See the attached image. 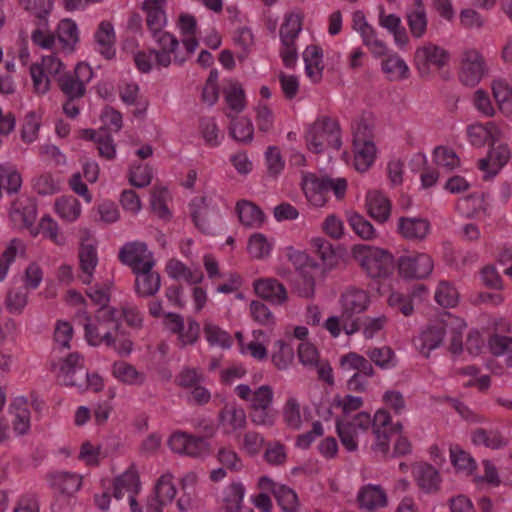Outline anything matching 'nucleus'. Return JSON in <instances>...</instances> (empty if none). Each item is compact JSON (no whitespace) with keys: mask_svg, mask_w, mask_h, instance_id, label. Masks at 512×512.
<instances>
[{"mask_svg":"<svg viewBox=\"0 0 512 512\" xmlns=\"http://www.w3.org/2000/svg\"><path fill=\"white\" fill-rule=\"evenodd\" d=\"M485 71L484 59L478 51L469 50L464 53L460 72V80L464 85H477Z\"/></svg>","mask_w":512,"mask_h":512,"instance_id":"nucleus-7","label":"nucleus"},{"mask_svg":"<svg viewBox=\"0 0 512 512\" xmlns=\"http://www.w3.org/2000/svg\"><path fill=\"white\" fill-rule=\"evenodd\" d=\"M152 178V168L148 165H138L130 169L129 182L134 187H146L151 183Z\"/></svg>","mask_w":512,"mask_h":512,"instance_id":"nucleus-58","label":"nucleus"},{"mask_svg":"<svg viewBox=\"0 0 512 512\" xmlns=\"http://www.w3.org/2000/svg\"><path fill=\"white\" fill-rule=\"evenodd\" d=\"M52 488L61 494L71 496L77 492L82 484V478L70 472H56L48 476Z\"/></svg>","mask_w":512,"mask_h":512,"instance_id":"nucleus-28","label":"nucleus"},{"mask_svg":"<svg viewBox=\"0 0 512 512\" xmlns=\"http://www.w3.org/2000/svg\"><path fill=\"white\" fill-rule=\"evenodd\" d=\"M250 420L257 426L271 427L275 424L277 411L272 406L250 410Z\"/></svg>","mask_w":512,"mask_h":512,"instance_id":"nucleus-59","label":"nucleus"},{"mask_svg":"<svg viewBox=\"0 0 512 512\" xmlns=\"http://www.w3.org/2000/svg\"><path fill=\"white\" fill-rule=\"evenodd\" d=\"M57 37L63 47H69L73 51L74 46L79 41L76 23L71 19L62 20L58 25Z\"/></svg>","mask_w":512,"mask_h":512,"instance_id":"nucleus-42","label":"nucleus"},{"mask_svg":"<svg viewBox=\"0 0 512 512\" xmlns=\"http://www.w3.org/2000/svg\"><path fill=\"white\" fill-rule=\"evenodd\" d=\"M397 229L405 239L422 241L430 232V222L426 218L400 217Z\"/></svg>","mask_w":512,"mask_h":512,"instance_id":"nucleus-13","label":"nucleus"},{"mask_svg":"<svg viewBox=\"0 0 512 512\" xmlns=\"http://www.w3.org/2000/svg\"><path fill=\"white\" fill-rule=\"evenodd\" d=\"M352 254L371 278H386L394 270L393 255L385 249L358 244L353 246Z\"/></svg>","mask_w":512,"mask_h":512,"instance_id":"nucleus-2","label":"nucleus"},{"mask_svg":"<svg viewBox=\"0 0 512 512\" xmlns=\"http://www.w3.org/2000/svg\"><path fill=\"white\" fill-rule=\"evenodd\" d=\"M390 424L391 415L385 409H379L372 419L373 433L376 437L374 449L381 451L384 455L390 450L388 434Z\"/></svg>","mask_w":512,"mask_h":512,"instance_id":"nucleus-16","label":"nucleus"},{"mask_svg":"<svg viewBox=\"0 0 512 512\" xmlns=\"http://www.w3.org/2000/svg\"><path fill=\"white\" fill-rule=\"evenodd\" d=\"M492 92L499 109L504 114H512V88L503 81H494Z\"/></svg>","mask_w":512,"mask_h":512,"instance_id":"nucleus-40","label":"nucleus"},{"mask_svg":"<svg viewBox=\"0 0 512 512\" xmlns=\"http://www.w3.org/2000/svg\"><path fill=\"white\" fill-rule=\"evenodd\" d=\"M274 392L270 385H262L254 392L250 400V410L272 406Z\"/></svg>","mask_w":512,"mask_h":512,"instance_id":"nucleus-60","label":"nucleus"},{"mask_svg":"<svg viewBox=\"0 0 512 512\" xmlns=\"http://www.w3.org/2000/svg\"><path fill=\"white\" fill-rule=\"evenodd\" d=\"M255 293L273 304H282L287 300V292L282 283L276 279H259L254 282Z\"/></svg>","mask_w":512,"mask_h":512,"instance_id":"nucleus-14","label":"nucleus"},{"mask_svg":"<svg viewBox=\"0 0 512 512\" xmlns=\"http://www.w3.org/2000/svg\"><path fill=\"white\" fill-rule=\"evenodd\" d=\"M204 381V376L195 368L185 367L176 377V383L182 388H192Z\"/></svg>","mask_w":512,"mask_h":512,"instance_id":"nucleus-64","label":"nucleus"},{"mask_svg":"<svg viewBox=\"0 0 512 512\" xmlns=\"http://www.w3.org/2000/svg\"><path fill=\"white\" fill-rule=\"evenodd\" d=\"M40 128V122L37 119V115L34 111L29 112L24 120V124L21 129V139L26 143L33 142L37 136Z\"/></svg>","mask_w":512,"mask_h":512,"instance_id":"nucleus-63","label":"nucleus"},{"mask_svg":"<svg viewBox=\"0 0 512 512\" xmlns=\"http://www.w3.org/2000/svg\"><path fill=\"white\" fill-rule=\"evenodd\" d=\"M209 203L206 196L195 197L190 203L191 217L195 226L203 233H210V225L205 218Z\"/></svg>","mask_w":512,"mask_h":512,"instance_id":"nucleus-33","label":"nucleus"},{"mask_svg":"<svg viewBox=\"0 0 512 512\" xmlns=\"http://www.w3.org/2000/svg\"><path fill=\"white\" fill-rule=\"evenodd\" d=\"M115 333L106 331L102 339L108 347H113L120 356H129L133 350V341L129 334L121 329V324H114Z\"/></svg>","mask_w":512,"mask_h":512,"instance_id":"nucleus-24","label":"nucleus"},{"mask_svg":"<svg viewBox=\"0 0 512 512\" xmlns=\"http://www.w3.org/2000/svg\"><path fill=\"white\" fill-rule=\"evenodd\" d=\"M379 24L394 36V40L399 46H404L409 42L406 29L401 25V18L396 14H386L384 10L381 9L379 13Z\"/></svg>","mask_w":512,"mask_h":512,"instance_id":"nucleus-29","label":"nucleus"},{"mask_svg":"<svg viewBox=\"0 0 512 512\" xmlns=\"http://www.w3.org/2000/svg\"><path fill=\"white\" fill-rule=\"evenodd\" d=\"M353 147L355 169L359 172H366L372 166L376 157L374 142L353 144Z\"/></svg>","mask_w":512,"mask_h":512,"instance_id":"nucleus-31","label":"nucleus"},{"mask_svg":"<svg viewBox=\"0 0 512 512\" xmlns=\"http://www.w3.org/2000/svg\"><path fill=\"white\" fill-rule=\"evenodd\" d=\"M287 256L295 269L299 271L303 280L304 287L299 291L300 296L306 298L312 297L314 295L315 280L310 270L319 269L320 264L313 260L307 253L293 248L288 249Z\"/></svg>","mask_w":512,"mask_h":512,"instance_id":"nucleus-5","label":"nucleus"},{"mask_svg":"<svg viewBox=\"0 0 512 512\" xmlns=\"http://www.w3.org/2000/svg\"><path fill=\"white\" fill-rule=\"evenodd\" d=\"M322 56L321 47L314 44L307 46L303 53L306 74L314 83L322 79L324 69Z\"/></svg>","mask_w":512,"mask_h":512,"instance_id":"nucleus-25","label":"nucleus"},{"mask_svg":"<svg viewBox=\"0 0 512 512\" xmlns=\"http://www.w3.org/2000/svg\"><path fill=\"white\" fill-rule=\"evenodd\" d=\"M119 260L131 267L134 274H139V270L147 260H153L151 253L147 250V245L142 242H131L125 244L119 251Z\"/></svg>","mask_w":512,"mask_h":512,"instance_id":"nucleus-10","label":"nucleus"},{"mask_svg":"<svg viewBox=\"0 0 512 512\" xmlns=\"http://www.w3.org/2000/svg\"><path fill=\"white\" fill-rule=\"evenodd\" d=\"M413 473L417 485L425 493H436L440 490V474L431 464L420 463L414 467Z\"/></svg>","mask_w":512,"mask_h":512,"instance_id":"nucleus-18","label":"nucleus"},{"mask_svg":"<svg viewBox=\"0 0 512 512\" xmlns=\"http://www.w3.org/2000/svg\"><path fill=\"white\" fill-rule=\"evenodd\" d=\"M472 439L475 444H483L491 449H499L508 444V441L500 432L495 430H485L483 428L476 429L473 432Z\"/></svg>","mask_w":512,"mask_h":512,"instance_id":"nucleus-37","label":"nucleus"},{"mask_svg":"<svg viewBox=\"0 0 512 512\" xmlns=\"http://www.w3.org/2000/svg\"><path fill=\"white\" fill-rule=\"evenodd\" d=\"M330 185L328 177L319 178L313 173L303 175L302 189L309 201L316 205L324 203V195L327 193V187H331Z\"/></svg>","mask_w":512,"mask_h":512,"instance_id":"nucleus-17","label":"nucleus"},{"mask_svg":"<svg viewBox=\"0 0 512 512\" xmlns=\"http://www.w3.org/2000/svg\"><path fill=\"white\" fill-rule=\"evenodd\" d=\"M248 252L256 259H262L270 254L271 245L261 233H254L248 240Z\"/></svg>","mask_w":512,"mask_h":512,"instance_id":"nucleus-53","label":"nucleus"},{"mask_svg":"<svg viewBox=\"0 0 512 512\" xmlns=\"http://www.w3.org/2000/svg\"><path fill=\"white\" fill-rule=\"evenodd\" d=\"M304 139L308 150L316 154L324 151V143L335 150L342 146L339 122L330 116L318 117L307 129Z\"/></svg>","mask_w":512,"mask_h":512,"instance_id":"nucleus-1","label":"nucleus"},{"mask_svg":"<svg viewBox=\"0 0 512 512\" xmlns=\"http://www.w3.org/2000/svg\"><path fill=\"white\" fill-rule=\"evenodd\" d=\"M450 456L453 466L467 474H472L477 467L474 459L458 446L450 449Z\"/></svg>","mask_w":512,"mask_h":512,"instance_id":"nucleus-52","label":"nucleus"},{"mask_svg":"<svg viewBox=\"0 0 512 512\" xmlns=\"http://www.w3.org/2000/svg\"><path fill=\"white\" fill-rule=\"evenodd\" d=\"M23 4L24 8L37 18L36 25L38 27H46L48 25L47 16L53 8L52 0H25Z\"/></svg>","mask_w":512,"mask_h":512,"instance_id":"nucleus-39","label":"nucleus"},{"mask_svg":"<svg viewBox=\"0 0 512 512\" xmlns=\"http://www.w3.org/2000/svg\"><path fill=\"white\" fill-rule=\"evenodd\" d=\"M57 214L68 221L76 220L81 213L80 202L73 196H62L55 202Z\"/></svg>","mask_w":512,"mask_h":512,"instance_id":"nucleus-38","label":"nucleus"},{"mask_svg":"<svg viewBox=\"0 0 512 512\" xmlns=\"http://www.w3.org/2000/svg\"><path fill=\"white\" fill-rule=\"evenodd\" d=\"M230 135L238 142L248 144L253 140L254 128L250 119L241 117L230 125Z\"/></svg>","mask_w":512,"mask_h":512,"instance_id":"nucleus-43","label":"nucleus"},{"mask_svg":"<svg viewBox=\"0 0 512 512\" xmlns=\"http://www.w3.org/2000/svg\"><path fill=\"white\" fill-rule=\"evenodd\" d=\"M28 304V290L24 287L8 289L4 301L6 310L10 314L20 315Z\"/></svg>","mask_w":512,"mask_h":512,"instance_id":"nucleus-32","label":"nucleus"},{"mask_svg":"<svg viewBox=\"0 0 512 512\" xmlns=\"http://www.w3.org/2000/svg\"><path fill=\"white\" fill-rule=\"evenodd\" d=\"M399 274L407 279H424L428 277L434 267L433 260L426 253L415 256H401L397 262Z\"/></svg>","mask_w":512,"mask_h":512,"instance_id":"nucleus-6","label":"nucleus"},{"mask_svg":"<svg viewBox=\"0 0 512 512\" xmlns=\"http://www.w3.org/2000/svg\"><path fill=\"white\" fill-rule=\"evenodd\" d=\"M167 273L174 279L183 277L190 284L200 283L203 279V273L200 270L192 271L182 262L171 259L166 267Z\"/></svg>","mask_w":512,"mask_h":512,"instance_id":"nucleus-34","label":"nucleus"},{"mask_svg":"<svg viewBox=\"0 0 512 512\" xmlns=\"http://www.w3.org/2000/svg\"><path fill=\"white\" fill-rule=\"evenodd\" d=\"M359 34L363 44L368 47L375 57H383L387 54V46L383 41L377 38L376 30L371 25H369L367 29H363Z\"/></svg>","mask_w":512,"mask_h":512,"instance_id":"nucleus-46","label":"nucleus"},{"mask_svg":"<svg viewBox=\"0 0 512 512\" xmlns=\"http://www.w3.org/2000/svg\"><path fill=\"white\" fill-rule=\"evenodd\" d=\"M311 245L321 259L324 271L336 267L346 253L345 248L340 245L334 247L328 240L320 237L312 239Z\"/></svg>","mask_w":512,"mask_h":512,"instance_id":"nucleus-12","label":"nucleus"},{"mask_svg":"<svg viewBox=\"0 0 512 512\" xmlns=\"http://www.w3.org/2000/svg\"><path fill=\"white\" fill-rule=\"evenodd\" d=\"M357 502L360 508L373 511L386 505L387 495L379 485H367L360 489Z\"/></svg>","mask_w":512,"mask_h":512,"instance_id":"nucleus-22","label":"nucleus"},{"mask_svg":"<svg viewBox=\"0 0 512 512\" xmlns=\"http://www.w3.org/2000/svg\"><path fill=\"white\" fill-rule=\"evenodd\" d=\"M218 422L225 428V433L232 434L246 428L247 417L242 407L227 403L218 413Z\"/></svg>","mask_w":512,"mask_h":512,"instance_id":"nucleus-11","label":"nucleus"},{"mask_svg":"<svg viewBox=\"0 0 512 512\" xmlns=\"http://www.w3.org/2000/svg\"><path fill=\"white\" fill-rule=\"evenodd\" d=\"M445 335L446 327L444 323L431 325L420 334L417 348L421 354L429 357L430 352L442 344Z\"/></svg>","mask_w":512,"mask_h":512,"instance_id":"nucleus-19","label":"nucleus"},{"mask_svg":"<svg viewBox=\"0 0 512 512\" xmlns=\"http://www.w3.org/2000/svg\"><path fill=\"white\" fill-rule=\"evenodd\" d=\"M276 345L279 350L272 355V362L279 370L286 369L293 361L294 351L293 348L283 340H278Z\"/></svg>","mask_w":512,"mask_h":512,"instance_id":"nucleus-57","label":"nucleus"},{"mask_svg":"<svg viewBox=\"0 0 512 512\" xmlns=\"http://www.w3.org/2000/svg\"><path fill=\"white\" fill-rule=\"evenodd\" d=\"M112 374L124 384L142 385L145 375L139 372L132 364L124 361H116L112 365Z\"/></svg>","mask_w":512,"mask_h":512,"instance_id":"nucleus-30","label":"nucleus"},{"mask_svg":"<svg viewBox=\"0 0 512 512\" xmlns=\"http://www.w3.org/2000/svg\"><path fill=\"white\" fill-rule=\"evenodd\" d=\"M336 432L342 445L350 452L355 451L358 447L356 436L357 431L351 429V425H345L340 418L336 419Z\"/></svg>","mask_w":512,"mask_h":512,"instance_id":"nucleus-56","label":"nucleus"},{"mask_svg":"<svg viewBox=\"0 0 512 512\" xmlns=\"http://www.w3.org/2000/svg\"><path fill=\"white\" fill-rule=\"evenodd\" d=\"M273 495L284 512H297L298 497L293 489L280 485L278 488H274Z\"/></svg>","mask_w":512,"mask_h":512,"instance_id":"nucleus-47","label":"nucleus"},{"mask_svg":"<svg viewBox=\"0 0 512 512\" xmlns=\"http://www.w3.org/2000/svg\"><path fill=\"white\" fill-rule=\"evenodd\" d=\"M211 453V445L205 437L189 434L185 455L194 458H203Z\"/></svg>","mask_w":512,"mask_h":512,"instance_id":"nucleus-54","label":"nucleus"},{"mask_svg":"<svg viewBox=\"0 0 512 512\" xmlns=\"http://www.w3.org/2000/svg\"><path fill=\"white\" fill-rule=\"evenodd\" d=\"M79 261L82 272L94 271L98 264L95 247L91 244H82L79 249Z\"/></svg>","mask_w":512,"mask_h":512,"instance_id":"nucleus-61","label":"nucleus"},{"mask_svg":"<svg viewBox=\"0 0 512 512\" xmlns=\"http://www.w3.org/2000/svg\"><path fill=\"white\" fill-rule=\"evenodd\" d=\"M488 154L492 159V166L496 167L490 172V176H495L508 163L511 156L510 149L507 144H501L497 147L492 146Z\"/></svg>","mask_w":512,"mask_h":512,"instance_id":"nucleus-62","label":"nucleus"},{"mask_svg":"<svg viewBox=\"0 0 512 512\" xmlns=\"http://www.w3.org/2000/svg\"><path fill=\"white\" fill-rule=\"evenodd\" d=\"M348 223L352 230L364 240H372L376 237V231L370 221L359 213L352 212L348 215Z\"/></svg>","mask_w":512,"mask_h":512,"instance_id":"nucleus-44","label":"nucleus"},{"mask_svg":"<svg viewBox=\"0 0 512 512\" xmlns=\"http://www.w3.org/2000/svg\"><path fill=\"white\" fill-rule=\"evenodd\" d=\"M61 91L69 100L78 99L84 96L85 85L78 81L71 73H64L56 79Z\"/></svg>","mask_w":512,"mask_h":512,"instance_id":"nucleus-35","label":"nucleus"},{"mask_svg":"<svg viewBox=\"0 0 512 512\" xmlns=\"http://www.w3.org/2000/svg\"><path fill=\"white\" fill-rule=\"evenodd\" d=\"M302 29V17L298 14H288L285 17L284 23L280 27V38L282 44L295 43L296 38L298 37L300 31Z\"/></svg>","mask_w":512,"mask_h":512,"instance_id":"nucleus-36","label":"nucleus"},{"mask_svg":"<svg viewBox=\"0 0 512 512\" xmlns=\"http://www.w3.org/2000/svg\"><path fill=\"white\" fill-rule=\"evenodd\" d=\"M366 354L370 361L381 369H389L393 366L394 351L388 346L374 347Z\"/></svg>","mask_w":512,"mask_h":512,"instance_id":"nucleus-48","label":"nucleus"},{"mask_svg":"<svg viewBox=\"0 0 512 512\" xmlns=\"http://www.w3.org/2000/svg\"><path fill=\"white\" fill-rule=\"evenodd\" d=\"M235 209L239 221L246 227H260L265 221L262 209L251 201L239 200Z\"/></svg>","mask_w":512,"mask_h":512,"instance_id":"nucleus-23","label":"nucleus"},{"mask_svg":"<svg viewBox=\"0 0 512 512\" xmlns=\"http://www.w3.org/2000/svg\"><path fill=\"white\" fill-rule=\"evenodd\" d=\"M154 265V260H147L141 266L139 274H136L135 292L140 297L154 296L160 288L161 276L157 272H152Z\"/></svg>","mask_w":512,"mask_h":512,"instance_id":"nucleus-9","label":"nucleus"},{"mask_svg":"<svg viewBox=\"0 0 512 512\" xmlns=\"http://www.w3.org/2000/svg\"><path fill=\"white\" fill-rule=\"evenodd\" d=\"M433 155L435 163L445 167L448 171H452L460 166V159L455 151L446 146H437L433 151Z\"/></svg>","mask_w":512,"mask_h":512,"instance_id":"nucleus-50","label":"nucleus"},{"mask_svg":"<svg viewBox=\"0 0 512 512\" xmlns=\"http://www.w3.org/2000/svg\"><path fill=\"white\" fill-rule=\"evenodd\" d=\"M382 70L391 79L396 75L400 79L408 77V67L406 63L397 55H389L387 59L382 61Z\"/></svg>","mask_w":512,"mask_h":512,"instance_id":"nucleus-51","label":"nucleus"},{"mask_svg":"<svg viewBox=\"0 0 512 512\" xmlns=\"http://www.w3.org/2000/svg\"><path fill=\"white\" fill-rule=\"evenodd\" d=\"M164 3L165 0H145L142 4V9L147 13L146 24L151 34L163 30L166 25Z\"/></svg>","mask_w":512,"mask_h":512,"instance_id":"nucleus-21","label":"nucleus"},{"mask_svg":"<svg viewBox=\"0 0 512 512\" xmlns=\"http://www.w3.org/2000/svg\"><path fill=\"white\" fill-rule=\"evenodd\" d=\"M228 106L237 113L245 108V93L240 83L231 82L229 89L224 91Z\"/></svg>","mask_w":512,"mask_h":512,"instance_id":"nucleus-49","label":"nucleus"},{"mask_svg":"<svg viewBox=\"0 0 512 512\" xmlns=\"http://www.w3.org/2000/svg\"><path fill=\"white\" fill-rule=\"evenodd\" d=\"M406 20L409 26L411 35L414 38H421L427 29V14L425 9H412L406 13Z\"/></svg>","mask_w":512,"mask_h":512,"instance_id":"nucleus-41","label":"nucleus"},{"mask_svg":"<svg viewBox=\"0 0 512 512\" xmlns=\"http://www.w3.org/2000/svg\"><path fill=\"white\" fill-rule=\"evenodd\" d=\"M139 490V475L134 469H128L114 480L113 496L118 500L131 493L138 494Z\"/></svg>","mask_w":512,"mask_h":512,"instance_id":"nucleus-27","label":"nucleus"},{"mask_svg":"<svg viewBox=\"0 0 512 512\" xmlns=\"http://www.w3.org/2000/svg\"><path fill=\"white\" fill-rule=\"evenodd\" d=\"M370 302L368 294L361 289L349 288L341 296L342 303V327L347 335H352L361 330V318L356 314L364 312Z\"/></svg>","mask_w":512,"mask_h":512,"instance_id":"nucleus-3","label":"nucleus"},{"mask_svg":"<svg viewBox=\"0 0 512 512\" xmlns=\"http://www.w3.org/2000/svg\"><path fill=\"white\" fill-rule=\"evenodd\" d=\"M449 60V53L443 48L429 44L415 52V64L421 74L429 72V66L443 67Z\"/></svg>","mask_w":512,"mask_h":512,"instance_id":"nucleus-8","label":"nucleus"},{"mask_svg":"<svg viewBox=\"0 0 512 512\" xmlns=\"http://www.w3.org/2000/svg\"><path fill=\"white\" fill-rule=\"evenodd\" d=\"M152 37L159 46V49H150V54L155 56L156 64L162 67H168L171 62V54L174 55V62L182 65L186 60V56L178 53L179 41L171 33L160 30L152 33Z\"/></svg>","mask_w":512,"mask_h":512,"instance_id":"nucleus-4","label":"nucleus"},{"mask_svg":"<svg viewBox=\"0 0 512 512\" xmlns=\"http://www.w3.org/2000/svg\"><path fill=\"white\" fill-rule=\"evenodd\" d=\"M436 302L444 307H454L458 302V292L447 282H441L435 293Z\"/></svg>","mask_w":512,"mask_h":512,"instance_id":"nucleus-55","label":"nucleus"},{"mask_svg":"<svg viewBox=\"0 0 512 512\" xmlns=\"http://www.w3.org/2000/svg\"><path fill=\"white\" fill-rule=\"evenodd\" d=\"M366 209L371 218L384 223L390 216L391 203L381 192L370 191L366 196Z\"/></svg>","mask_w":512,"mask_h":512,"instance_id":"nucleus-20","label":"nucleus"},{"mask_svg":"<svg viewBox=\"0 0 512 512\" xmlns=\"http://www.w3.org/2000/svg\"><path fill=\"white\" fill-rule=\"evenodd\" d=\"M8 412L13 416L11 421L14 432L17 435H25L30 429V411L25 397H16L8 407Z\"/></svg>","mask_w":512,"mask_h":512,"instance_id":"nucleus-15","label":"nucleus"},{"mask_svg":"<svg viewBox=\"0 0 512 512\" xmlns=\"http://www.w3.org/2000/svg\"><path fill=\"white\" fill-rule=\"evenodd\" d=\"M204 335L211 346L218 345L222 348H229L232 344L230 335L219 326L212 323L204 324Z\"/></svg>","mask_w":512,"mask_h":512,"instance_id":"nucleus-45","label":"nucleus"},{"mask_svg":"<svg viewBox=\"0 0 512 512\" xmlns=\"http://www.w3.org/2000/svg\"><path fill=\"white\" fill-rule=\"evenodd\" d=\"M96 43L99 45V53L107 60L115 57V32L113 25L108 21H103L99 24L95 33Z\"/></svg>","mask_w":512,"mask_h":512,"instance_id":"nucleus-26","label":"nucleus"}]
</instances>
